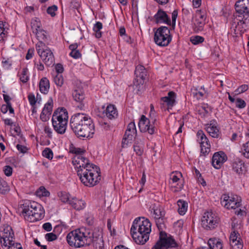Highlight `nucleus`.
I'll use <instances>...</instances> for the list:
<instances>
[{
    "mask_svg": "<svg viewBox=\"0 0 249 249\" xmlns=\"http://www.w3.org/2000/svg\"><path fill=\"white\" fill-rule=\"evenodd\" d=\"M4 26V25L3 21H0V41L3 40L5 36Z\"/></svg>",
    "mask_w": 249,
    "mask_h": 249,
    "instance_id": "nucleus-55",
    "label": "nucleus"
},
{
    "mask_svg": "<svg viewBox=\"0 0 249 249\" xmlns=\"http://www.w3.org/2000/svg\"><path fill=\"white\" fill-rule=\"evenodd\" d=\"M210 249H222L223 244L221 240L217 238H210L208 241ZM201 249H208L207 247H202Z\"/></svg>",
    "mask_w": 249,
    "mask_h": 249,
    "instance_id": "nucleus-26",
    "label": "nucleus"
},
{
    "mask_svg": "<svg viewBox=\"0 0 249 249\" xmlns=\"http://www.w3.org/2000/svg\"><path fill=\"white\" fill-rule=\"evenodd\" d=\"M36 193L38 195L42 196H47L50 195V192L46 190L43 186H41L39 187Z\"/></svg>",
    "mask_w": 249,
    "mask_h": 249,
    "instance_id": "nucleus-49",
    "label": "nucleus"
},
{
    "mask_svg": "<svg viewBox=\"0 0 249 249\" xmlns=\"http://www.w3.org/2000/svg\"><path fill=\"white\" fill-rule=\"evenodd\" d=\"M153 248L154 249H164V248L180 249L181 245L178 243L172 236L167 237L165 232L160 231V239L154 245Z\"/></svg>",
    "mask_w": 249,
    "mask_h": 249,
    "instance_id": "nucleus-9",
    "label": "nucleus"
},
{
    "mask_svg": "<svg viewBox=\"0 0 249 249\" xmlns=\"http://www.w3.org/2000/svg\"><path fill=\"white\" fill-rule=\"evenodd\" d=\"M155 222L158 229L160 231L164 227V217L155 218Z\"/></svg>",
    "mask_w": 249,
    "mask_h": 249,
    "instance_id": "nucleus-44",
    "label": "nucleus"
},
{
    "mask_svg": "<svg viewBox=\"0 0 249 249\" xmlns=\"http://www.w3.org/2000/svg\"><path fill=\"white\" fill-rule=\"evenodd\" d=\"M195 173H196V178H197L198 181L199 183H200L203 186H206V182L204 180L203 178H202V175L200 173L199 171L198 170L196 169Z\"/></svg>",
    "mask_w": 249,
    "mask_h": 249,
    "instance_id": "nucleus-50",
    "label": "nucleus"
},
{
    "mask_svg": "<svg viewBox=\"0 0 249 249\" xmlns=\"http://www.w3.org/2000/svg\"><path fill=\"white\" fill-rule=\"evenodd\" d=\"M227 160V156L223 152H215L213 156L212 164L215 169H219Z\"/></svg>",
    "mask_w": 249,
    "mask_h": 249,
    "instance_id": "nucleus-22",
    "label": "nucleus"
},
{
    "mask_svg": "<svg viewBox=\"0 0 249 249\" xmlns=\"http://www.w3.org/2000/svg\"><path fill=\"white\" fill-rule=\"evenodd\" d=\"M72 162L75 167L77 168V171L80 169L83 170L84 168L89 169L96 166L94 164L90 163L89 160L82 155H75L73 158Z\"/></svg>",
    "mask_w": 249,
    "mask_h": 249,
    "instance_id": "nucleus-16",
    "label": "nucleus"
},
{
    "mask_svg": "<svg viewBox=\"0 0 249 249\" xmlns=\"http://www.w3.org/2000/svg\"><path fill=\"white\" fill-rule=\"evenodd\" d=\"M70 55L74 59H77L81 57V54L78 50L71 51L70 53Z\"/></svg>",
    "mask_w": 249,
    "mask_h": 249,
    "instance_id": "nucleus-59",
    "label": "nucleus"
},
{
    "mask_svg": "<svg viewBox=\"0 0 249 249\" xmlns=\"http://www.w3.org/2000/svg\"><path fill=\"white\" fill-rule=\"evenodd\" d=\"M34 34L36 35L37 39L39 40L38 43H40L41 41L42 43H45L47 38L46 35V32L44 30L42 29L38 31H36Z\"/></svg>",
    "mask_w": 249,
    "mask_h": 249,
    "instance_id": "nucleus-36",
    "label": "nucleus"
},
{
    "mask_svg": "<svg viewBox=\"0 0 249 249\" xmlns=\"http://www.w3.org/2000/svg\"><path fill=\"white\" fill-rule=\"evenodd\" d=\"M140 131L142 132H147L153 135L158 131V123L156 119H148L144 115L141 116L139 122Z\"/></svg>",
    "mask_w": 249,
    "mask_h": 249,
    "instance_id": "nucleus-12",
    "label": "nucleus"
},
{
    "mask_svg": "<svg viewBox=\"0 0 249 249\" xmlns=\"http://www.w3.org/2000/svg\"><path fill=\"white\" fill-rule=\"evenodd\" d=\"M52 110H53V100L52 99H51L50 101H48V102L45 105L42 111L45 112H47V113H48L49 114H51Z\"/></svg>",
    "mask_w": 249,
    "mask_h": 249,
    "instance_id": "nucleus-42",
    "label": "nucleus"
},
{
    "mask_svg": "<svg viewBox=\"0 0 249 249\" xmlns=\"http://www.w3.org/2000/svg\"><path fill=\"white\" fill-rule=\"evenodd\" d=\"M182 177V174L180 172H173L170 175V182L172 185V191L174 193L180 191L183 187V181L181 180Z\"/></svg>",
    "mask_w": 249,
    "mask_h": 249,
    "instance_id": "nucleus-17",
    "label": "nucleus"
},
{
    "mask_svg": "<svg viewBox=\"0 0 249 249\" xmlns=\"http://www.w3.org/2000/svg\"><path fill=\"white\" fill-rule=\"evenodd\" d=\"M28 98L30 105L32 106L35 105L36 100L35 95L33 94H29Z\"/></svg>",
    "mask_w": 249,
    "mask_h": 249,
    "instance_id": "nucleus-61",
    "label": "nucleus"
},
{
    "mask_svg": "<svg viewBox=\"0 0 249 249\" xmlns=\"http://www.w3.org/2000/svg\"><path fill=\"white\" fill-rule=\"evenodd\" d=\"M69 204L73 208L76 210L80 211L86 207L85 202L82 199H78L76 197H73L69 200Z\"/></svg>",
    "mask_w": 249,
    "mask_h": 249,
    "instance_id": "nucleus-28",
    "label": "nucleus"
},
{
    "mask_svg": "<svg viewBox=\"0 0 249 249\" xmlns=\"http://www.w3.org/2000/svg\"><path fill=\"white\" fill-rule=\"evenodd\" d=\"M105 112L107 117L110 120L116 119L118 116L117 109L113 105L110 104L107 106Z\"/></svg>",
    "mask_w": 249,
    "mask_h": 249,
    "instance_id": "nucleus-27",
    "label": "nucleus"
},
{
    "mask_svg": "<svg viewBox=\"0 0 249 249\" xmlns=\"http://www.w3.org/2000/svg\"><path fill=\"white\" fill-rule=\"evenodd\" d=\"M55 84L58 87H61L63 84V77L61 74H57L53 78Z\"/></svg>",
    "mask_w": 249,
    "mask_h": 249,
    "instance_id": "nucleus-43",
    "label": "nucleus"
},
{
    "mask_svg": "<svg viewBox=\"0 0 249 249\" xmlns=\"http://www.w3.org/2000/svg\"><path fill=\"white\" fill-rule=\"evenodd\" d=\"M154 18L156 23H165L168 25H171L170 17L166 13L161 9H159L154 15Z\"/></svg>",
    "mask_w": 249,
    "mask_h": 249,
    "instance_id": "nucleus-23",
    "label": "nucleus"
},
{
    "mask_svg": "<svg viewBox=\"0 0 249 249\" xmlns=\"http://www.w3.org/2000/svg\"><path fill=\"white\" fill-rule=\"evenodd\" d=\"M36 47L38 54L46 66H50L53 64L54 57L53 53L45 43L40 41L36 44Z\"/></svg>",
    "mask_w": 249,
    "mask_h": 249,
    "instance_id": "nucleus-10",
    "label": "nucleus"
},
{
    "mask_svg": "<svg viewBox=\"0 0 249 249\" xmlns=\"http://www.w3.org/2000/svg\"><path fill=\"white\" fill-rule=\"evenodd\" d=\"M206 130L213 138H218L219 137V131L215 124L211 123L209 126L206 127Z\"/></svg>",
    "mask_w": 249,
    "mask_h": 249,
    "instance_id": "nucleus-32",
    "label": "nucleus"
},
{
    "mask_svg": "<svg viewBox=\"0 0 249 249\" xmlns=\"http://www.w3.org/2000/svg\"><path fill=\"white\" fill-rule=\"evenodd\" d=\"M248 89V86L247 85H242L240 86L236 90L235 92L237 94L243 93Z\"/></svg>",
    "mask_w": 249,
    "mask_h": 249,
    "instance_id": "nucleus-60",
    "label": "nucleus"
},
{
    "mask_svg": "<svg viewBox=\"0 0 249 249\" xmlns=\"http://www.w3.org/2000/svg\"><path fill=\"white\" fill-rule=\"evenodd\" d=\"M230 246L232 249H242L243 242L239 232L233 230L230 236Z\"/></svg>",
    "mask_w": 249,
    "mask_h": 249,
    "instance_id": "nucleus-19",
    "label": "nucleus"
},
{
    "mask_svg": "<svg viewBox=\"0 0 249 249\" xmlns=\"http://www.w3.org/2000/svg\"><path fill=\"white\" fill-rule=\"evenodd\" d=\"M220 219L215 213L212 211L204 213L201 218V225L206 230H212L218 226Z\"/></svg>",
    "mask_w": 249,
    "mask_h": 249,
    "instance_id": "nucleus-11",
    "label": "nucleus"
},
{
    "mask_svg": "<svg viewBox=\"0 0 249 249\" xmlns=\"http://www.w3.org/2000/svg\"><path fill=\"white\" fill-rule=\"evenodd\" d=\"M144 142L142 139L135 137L133 144V149L136 154L138 156H141L144 151Z\"/></svg>",
    "mask_w": 249,
    "mask_h": 249,
    "instance_id": "nucleus-25",
    "label": "nucleus"
},
{
    "mask_svg": "<svg viewBox=\"0 0 249 249\" xmlns=\"http://www.w3.org/2000/svg\"><path fill=\"white\" fill-rule=\"evenodd\" d=\"M10 190L9 186L7 183L0 177V194H6Z\"/></svg>",
    "mask_w": 249,
    "mask_h": 249,
    "instance_id": "nucleus-37",
    "label": "nucleus"
},
{
    "mask_svg": "<svg viewBox=\"0 0 249 249\" xmlns=\"http://www.w3.org/2000/svg\"><path fill=\"white\" fill-rule=\"evenodd\" d=\"M232 169L238 176H244L247 172V166L239 158L234 159L232 163Z\"/></svg>",
    "mask_w": 249,
    "mask_h": 249,
    "instance_id": "nucleus-18",
    "label": "nucleus"
},
{
    "mask_svg": "<svg viewBox=\"0 0 249 249\" xmlns=\"http://www.w3.org/2000/svg\"><path fill=\"white\" fill-rule=\"evenodd\" d=\"M131 142L130 138H126L125 136H124V137L122 142V146L123 148L126 147L128 144Z\"/></svg>",
    "mask_w": 249,
    "mask_h": 249,
    "instance_id": "nucleus-58",
    "label": "nucleus"
},
{
    "mask_svg": "<svg viewBox=\"0 0 249 249\" xmlns=\"http://www.w3.org/2000/svg\"><path fill=\"white\" fill-rule=\"evenodd\" d=\"M206 16L205 13L197 10L195 17L192 19L194 31L196 32L202 31L206 23Z\"/></svg>",
    "mask_w": 249,
    "mask_h": 249,
    "instance_id": "nucleus-14",
    "label": "nucleus"
},
{
    "mask_svg": "<svg viewBox=\"0 0 249 249\" xmlns=\"http://www.w3.org/2000/svg\"><path fill=\"white\" fill-rule=\"evenodd\" d=\"M137 130L134 122H130L127 125V129L125 132L124 136L127 138H130V141H132L134 136L136 137Z\"/></svg>",
    "mask_w": 249,
    "mask_h": 249,
    "instance_id": "nucleus-30",
    "label": "nucleus"
},
{
    "mask_svg": "<svg viewBox=\"0 0 249 249\" xmlns=\"http://www.w3.org/2000/svg\"><path fill=\"white\" fill-rule=\"evenodd\" d=\"M204 41V38L203 37L196 36H192L190 38V41L194 45H197L199 43H202Z\"/></svg>",
    "mask_w": 249,
    "mask_h": 249,
    "instance_id": "nucleus-41",
    "label": "nucleus"
},
{
    "mask_svg": "<svg viewBox=\"0 0 249 249\" xmlns=\"http://www.w3.org/2000/svg\"><path fill=\"white\" fill-rule=\"evenodd\" d=\"M14 241L13 239L0 237V242L1 245V246L9 248V246H10L11 243L10 241Z\"/></svg>",
    "mask_w": 249,
    "mask_h": 249,
    "instance_id": "nucleus-48",
    "label": "nucleus"
},
{
    "mask_svg": "<svg viewBox=\"0 0 249 249\" xmlns=\"http://www.w3.org/2000/svg\"><path fill=\"white\" fill-rule=\"evenodd\" d=\"M55 69L57 74H61L64 71L63 65L60 63H58L55 65Z\"/></svg>",
    "mask_w": 249,
    "mask_h": 249,
    "instance_id": "nucleus-64",
    "label": "nucleus"
},
{
    "mask_svg": "<svg viewBox=\"0 0 249 249\" xmlns=\"http://www.w3.org/2000/svg\"><path fill=\"white\" fill-rule=\"evenodd\" d=\"M178 205V212L180 215H184L186 212L188 208V203L183 200L179 199L177 202Z\"/></svg>",
    "mask_w": 249,
    "mask_h": 249,
    "instance_id": "nucleus-34",
    "label": "nucleus"
},
{
    "mask_svg": "<svg viewBox=\"0 0 249 249\" xmlns=\"http://www.w3.org/2000/svg\"><path fill=\"white\" fill-rule=\"evenodd\" d=\"M42 156L49 160H51L53 157V152L52 150L49 148H46L42 151Z\"/></svg>",
    "mask_w": 249,
    "mask_h": 249,
    "instance_id": "nucleus-46",
    "label": "nucleus"
},
{
    "mask_svg": "<svg viewBox=\"0 0 249 249\" xmlns=\"http://www.w3.org/2000/svg\"><path fill=\"white\" fill-rule=\"evenodd\" d=\"M223 202H225L224 207L227 209H235L241 205V199L236 195L224 194L223 195Z\"/></svg>",
    "mask_w": 249,
    "mask_h": 249,
    "instance_id": "nucleus-13",
    "label": "nucleus"
},
{
    "mask_svg": "<svg viewBox=\"0 0 249 249\" xmlns=\"http://www.w3.org/2000/svg\"><path fill=\"white\" fill-rule=\"evenodd\" d=\"M244 152L243 155L245 157L249 159V142H248L243 145Z\"/></svg>",
    "mask_w": 249,
    "mask_h": 249,
    "instance_id": "nucleus-57",
    "label": "nucleus"
},
{
    "mask_svg": "<svg viewBox=\"0 0 249 249\" xmlns=\"http://www.w3.org/2000/svg\"><path fill=\"white\" fill-rule=\"evenodd\" d=\"M16 147L20 153L23 154L26 153L28 150L26 146L19 144H17Z\"/></svg>",
    "mask_w": 249,
    "mask_h": 249,
    "instance_id": "nucleus-63",
    "label": "nucleus"
},
{
    "mask_svg": "<svg viewBox=\"0 0 249 249\" xmlns=\"http://www.w3.org/2000/svg\"><path fill=\"white\" fill-rule=\"evenodd\" d=\"M58 196L59 197L60 200L62 202H63L64 203L69 202L70 200L69 199L68 194L65 192H60L58 193Z\"/></svg>",
    "mask_w": 249,
    "mask_h": 249,
    "instance_id": "nucleus-45",
    "label": "nucleus"
},
{
    "mask_svg": "<svg viewBox=\"0 0 249 249\" xmlns=\"http://www.w3.org/2000/svg\"><path fill=\"white\" fill-rule=\"evenodd\" d=\"M196 135L198 139L200 140L199 143L201 147L200 155L205 157L208 155L211 151L210 142L203 131L201 130L197 131Z\"/></svg>",
    "mask_w": 249,
    "mask_h": 249,
    "instance_id": "nucleus-15",
    "label": "nucleus"
},
{
    "mask_svg": "<svg viewBox=\"0 0 249 249\" xmlns=\"http://www.w3.org/2000/svg\"><path fill=\"white\" fill-rule=\"evenodd\" d=\"M72 96L73 99L79 104L77 107L81 110L84 109L85 104L84 103L85 99V94L82 89L80 88L76 89L72 91Z\"/></svg>",
    "mask_w": 249,
    "mask_h": 249,
    "instance_id": "nucleus-21",
    "label": "nucleus"
},
{
    "mask_svg": "<svg viewBox=\"0 0 249 249\" xmlns=\"http://www.w3.org/2000/svg\"><path fill=\"white\" fill-rule=\"evenodd\" d=\"M45 237L46 240L49 242L54 241L57 238V235L53 232L48 233L46 234Z\"/></svg>",
    "mask_w": 249,
    "mask_h": 249,
    "instance_id": "nucleus-52",
    "label": "nucleus"
},
{
    "mask_svg": "<svg viewBox=\"0 0 249 249\" xmlns=\"http://www.w3.org/2000/svg\"><path fill=\"white\" fill-rule=\"evenodd\" d=\"M99 171L100 169L96 166L89 169H80L77 171V173L81 181L85 185L91 187L95 185L100 180Z\"/></svg>",
    "mask_w": 249,
    "mask_h": 249,
    "instance_id": "nucleus-4",
    "label": "nucleus"
},
{
    "mask_svg": "<svg viewBox=\"0 0 249 249\" xmlns=\"http://www.w3.org/2000/svg\"><path fill=\"white\" fill-rule=\"evenodd\" d=\"M151 211H153L154 214L155 215V218L157 217H164L165 213L163 211L162 208L159 205L156 206L154 204L152 208H151Z\"/></svg>",
    "mask_w": 249,
    "mask_h": 249,
    "instance_id": "nucleus-35",
    "label": "nucleus"
},
{
    "mask_svg": "<svg viewBox=\"0 0 249 249\" xmlns=\"http://www.w3.org/2000/svg\"><path fill=\"white\" fill-rule=\"evenodd\" d=\"M10 246L7 249H23L20 243L15 242L14 241H10Z\"/></svg>",
    "mask_w": 249,
    "mask_h": 249,
    "instance_id": "nucleus-54",
    "label": "nucleus"
},
{
    "mask_svg": "<svg viewBox=\"0 0 249 249\" xmlns=\"http://www.w3.org/2000/svg\"><path fill=\"white\" fill-rule=\"evenodd\" d=\"M249 0H239L235 4V14L234 16L237 19V25L242 26V28L247 27V19L249 17Z\"/></svg>",
    "mask_w": 249,
    "mask_h": 249,
    "instance_id": "nucleus-6",
    "label": "nucleus"
},
{
    "mask_svg": "<svg viewBox=\"0 0 249 249\" xmlns=\"http://www.w3.org/2000/svg\"><path fill=\"white\" fill-rule=\"evenodd\" d=\"M68 114L65 108H58L52 116V121L54 130L58 134H64L66 130Z\"/></svg>",
    "mask_w": 249,
    "mask_h": 249,
    "instance_id": "nucleus-5",
    "label": "nucleus"
},
{
    "mask_svg": "<svg viewBox=\"0 0 249 249\" xmlns=\"http://www.w3.org/2000/svg\"><path fill=\"white\" fill-rule=\"evenodd\" d=\"M70 126L77 136L81 138H91L95 133L94 124L91 118L84 113H76L70 120Z\"/></svg>",
    "mask_w": 249,
    "mask_h": 249,
    "instance_id": "nucleus-2",
    "label": "nucleus"
},
{
    "mask_svg": "<svg viewBox=\"0 0 249 249\" xmlns=\"http://www.w3.org/2000/svg\"><path fill=\"white\" fill-rule=\"evenodd\" d=\"M44 216V211L41 205H39V207L36 206V208H33V213H32L31 217L34 219L33 221H38L42 219Z\"/></svg>",
    "mask_w": 249,
    "mask_h": 249,
    "instance_id": "nucleus-29",
    "label": "nucleus"
},
{
    "mask_svg": "<svg viewBox=\"0 0 249 249\" xmlns=\"http://www.w3.org/2000/svg\"><path fill=\"white\" fill-rule=\"evenodd\" d=\"M68 244L76 248L89 246L92 243L100 244L103 242L102 232L99 228L93 230L79 229L70 232L66 237Z\"/></svg>",
    "mask_w": 249,
    "mask_h": 249,
    "instance_id": "nucleus-1",
    "label": "nucleus"
},
{
    "mask_svg": "<svg viewBox=\"0 0 249 249\" xmlns=\"http://www.w3.org/2000/svg\"><path fill=\"white\" fill-rule=\"evenodd\" d=\"M40 91L43 94H47L50 88V82L46 77L41 79L39 84Z\"/></svg>",
    "mask_w": 249,
    "mask_h": 249,
    "instance_id": "nucleus-31",
    "label": "nucleus"
},
{
    "mask_svg": "<svg viewBox=\"0 0 249 249\" xmlns=\"http://www.w3.org/2000/svg\"><path fill=\"white\" fill-rule=\"evenodd\" d=\"M28 71V70L27 68L22 69L20 80L23 83H26L29 80V76L27 74Z\"/></svg>",
    "mask_w": 249,
    "mask_h": 249,
    "instance_id": "nucleus-40",
    "label": "nucleus"
},
{
    "mask_svg": "<svg viewBox=\"0 0 249 249\" xmlns=\"http://www.w3.org/2000/svg\"><path fill=\"white\" fill-rule=\"evenodd\" d=\"M151 224L148 219L137 217L133 221L130 232L134 241L139 245H144L148 240L151 231Z\"/></svg>",
    "mask_w": 249,
    "mask_h": 249,
    "instance_id": "nucleus-3",
    "label": "nucleus"
},
{
    "mask_svg": "<svg viewBox=\"0 0 249 249\" xmlns=\"http://www.w3.org/2000/svg\"><path fill=\"white\" fill-rule=\"evenodd\" d=\"M176 94L175 92L171 91L168 92L167 96L161 97L160 101L163 104H165L167 106V109H172L176 104Z\"/></svg>",
    "mask_w": 249,
    "mask_h": 249,
    "instance_id": "nucleus-24",
    "label": "nucleus"
},
{
    "mask_svg": "<svg viewBox=\"0 0 249 249\" xmlns=\"http://www.w3.org/2000/svg\"><path fill=\"white\" fill-rule=\"evenodd\" d=\"M1 237L13 239L14 237V233L12 227L10 226L5 225L4 226L2 235Z\"/></svg>",
    "mask_w": 249,
    "mask_h": 249,
    "instance_id": "nucleus-33",
    "label": "nucleus"
},
{
    "mask_svg": "<svg viewBox=\"0 0 249 249\" xmlns=\"http://www.w3.org/2000/svg\"><path fill=\"white\" fill-rule=\"evenodd\" d=\"M172 38L170 30L166 26H161L154 32V41L159 46H167L171 42Z\"/></svg>",
    "mask_w": 249,
    "mask_h": 249,
    "instance_id": "nucleus-7",
    "label": "nucleus"
},
{
    "mask_svg": "<svg viewBox=\"0 0 249 249\" xmlns=\"http://www.w3.org/2000/svg\"><path fill=\"white\" fill-rule=\"evenodd\" d=\"M203 90L204 89H203ZM206 91L204 90V92L198 91L196 89H195L192 92L194 97H196L197 100L201 99L204 95Z\"/></svg>",
    "mask_w": 249,
    "mask_h": 249,
    "instance_id": "nucleus-47",
    "label": "nucleus"
},
{
    "mask_svg": "<svg viewBox=\"0 0 249 249\" xmlns=\"http://www.w3.org/2000/svg\"><path fill=\"white\" fill-rule=\"evenodd\" d=\"M50 115L51 114L47 113V112L42 111L40 118L43 122H46L49 119V116H50Z\"/></svg>",
    "mask_w": 249,
    "mask_h": 249,
    "instance_id": "nucleus-62",
    "label": "nucleus"
},
{
    "mask_svg": "<svg viewBox=\"0 0 249 249\" xmlns=\"http://www.w3.org/2000/svg\"><path fill=\"white\" fill-rule=\"evenodd\" d=\"M3 171L5 175L7 177H10L12 175L13 173V169L9 165H6L4 166Z\"/></svg>",
    "mask_w": 249,
    "mask_h": 249,
    "instance_id": "nucleus-56",
    "label": "nucleus"
},
{
    "mask_svg": "<svg viewBox=\"0 0 249 249\" xmlns=\"http://www.w3.org/2000/svg\"><path fill=\"white\" fill-rule=\"evenodd\" d=\"M57 10V6L53 5L52 6L49 7L47 9V13L50 15L52 17H53L55 16V11Z\"/></svg>",
    "mask_w": 249,
    "mask_h": 249,
    "instance_id": "nucleus-51",
    "label": "nucleus"
},
{
    "mask_svg": "<svg viewBox=\"0 0 249 249\" xmlns=\"http://www.w3.org/2000/svg\"><path fill=\"white\" fill-rule=\"evenodd\" d=\"M103 28L102 23L101 22H97L94 25L93 30L95 32V36L99 38L102 36V32L101 30Z\"/></svg>",
    "mask_w": 249,
    "mask_h": 249,
    "instance_id": "nucleus-39",
    "label": "nucleus"
},
{
    "mask_svg": "<svg viewBox=\"0 0 249 249\" xmlns=\"http://www.w3.org/2000/svg\"><path fill=\"white\" fill-rule=\"evenodd\" d=\"M236 107L239 108H243L246 107V103L241 98H237L235 101Z\"/></svg>",
    "mask_w": 249,
    "mask_h": 249,
    "instance_id": "nucleus-53",
    "label": "nucleus"
},
{
    "mask_svg": "<svg viewBox=\"0 0 249 249\" xmlns=\"http://www.w3.org/2000/svg\"><path fill=\"white\" fill-rule=\"evenodd\" d=\"M31 24L33 33L36 32V31H38L42 29L41 27V23L39 20V18H36L35 19H33L31 21Z\"/></svg>",
    "mask_w": 249,
    "mask_h": 249,
    "instance_id": "nucleus-38",
    "label": "nucleus"
},
{
    "mask_svg": "<svg viewBox=\"0 0 249 249\" xmlns=\"http://www.w3.org/2000/svg\"><path fill=\"white\" fill-rule=\"evenodd\" d=\"M36 206L39 207V204L35 202H31L29 200H24L22 201V203L20 204V209H21V213L24 216L31 217L33 213V208H36Z\"/></svg>",
    "mask_w": 249,
    "mask_h": 249,
    "instance_id": "nucleus-20",
    "label": "nucleus"
},
{
    "mask_svg": "<svg viewBox=\"0 0 249 249\" xmlns=\"http://www.w3.org/2000/svg\"><path fill=\"white\" fill-rule=\"evenodd\" d=\"M135 75L133 88L136 93L139 94L143 90V84L147 76V71L143 66L138 65L136 67Z\"/></svg>",
    "mask_w": 249,
    "mask_h": 249,
    "instance_id": "nucleus-8",
    "label": "nucleus"
}]
</instances>
